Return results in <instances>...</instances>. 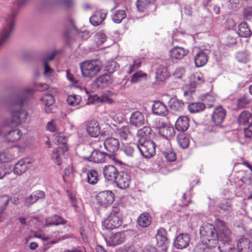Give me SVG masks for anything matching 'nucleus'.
I'll list each match as a JSON object with an SVG mask.
<instances>
[{
    "mask_svg": "<svg viewBox=\"0 0 252 252\" xmlns=\"http://www.w3.org/2000/svg\"><path fill=\"white\" fill-rule=\"evenodd\" d=\"M156 238L157 240V245L158 249L161 248L163 252L166 251L168 242L166 230L163 228H160L158 229ZM158 251H160V249L158 250Z\"/></svg>",
    "mask_w": 252,
    "mask_h": 252,
    "instance_id": "obj_11",
    "label": "nucleus"
},
{
    "mask_svg": "<svg viewBox=\"0 0 252 252\" xmlns=\"http://www.w3.org/2000/svg\"><path fill=\"white\" fill-rule=\"evenodd\" d=\"M106 16L107 13L105 11L102 10L96 11L90 17V21L93 26H97L102 23Z\"/></svg>",
    "mask_w": 252,
    "mask_h": 252,
    "instance_id": "obj_23",
    "label": "nucleus"
},
{
    "mask_svg": "<svg viewBox=\"0 0 252 252\" xmlns=\"http://www.w3.org/2000/svg\"><path fill=\"white\" fill-rule=\"evenodd\" d=\"M237 249L241 252H252V242L248 238L242 237L237 241Z\"/></svg>",
    "mask_w": 252,
    "mask_h": 252,
    "instance_id": "obj_18",
    "label": "nucleus"
},
{
    "mask_svg": "<svg viewBox=\"0 0 252 252\" xmlns=\"http://www.w3.org/2000/svg\"><path fill=\"white\" fill-rule=\"evenodd\" d=\"M205 104L202 102H192L189 104L188 110L190 113H200L205 109Z\"/></svg>",
    "mask_w": 252,
    "mask_h": 252,
    "instance_id": "obj_36",
    "label": "nucleus"
},
{
    "mask_svg": "<svg viewBox=\"0 0 252 252\" xmlns=\"http://www.w3.org/2000/svg\"><path fill=\"white\" fill-rule=\"evenodd\" d=\"M66 222L60 216L55 215L54 216L48 217L45 220V226L58 225L66 223Z\"/></svg>",
    "mask_w": 252,
    "mask_h": 252,
    "instance_id": "obj_32",
    "label": "nucleus"
},
{
    "mask_svg": "<svg viewBox=\"0 0 252 252\" xmlns=\"http://www.w3.org/2000/svg\"><path fill=\"white\" fill-rule=\"evenodd\" d=\"M226 111L221 106H218L214 109L211 115V120L217 126H220L223 122Z\"/></svg>",
    "mask_w": 252,
    "mask_h": 252,
    "instance_id": "obj_10",
    "label": "nucleus"
},
{
    "mask_svg": "<svg viewBox=\"0 0 252 252\" xmlns=\"http://www.w3.org/2000/svg\"><path fill=\"white\" fill-rule=\"evenodd\" d=\"M250 103V99L247 96L243 97L238 99L237 106L239 108H243Z\"/></svg>",
    "mask_w": 252,
    "mask_h": 252,
    "instance_id": "obj_55",
    "label": "nucleus"
},
{
    "mask_svg": "<svg viewBox=\"0 0 252 252\" xmlns=\"http://www.w3.org/2000/svg\"><path fill=\"white\" fill-rule=\"evenodd\" d=\"M202 99L209 106V107H212L216 101L215 97L209 94H206L204 95Z\"/></svg>",
    "mask_w": 252,
    "mask_h": 252,
    "instance_id": "obj_54",
    "label": "nucleus"
},
{
    "mask_svg": "<svg viewBox=\"0 0 252 252\" xmlns=\"http://www.w3.org/2000/svg\"><path fill=\"white\" fill-rule=\"evenodd\" d=\"M219 208L225 211H230L231 209V203L226 200L222 201L219 205Z\"/></svg>",
    "mask_w": 252,
    "mask_h": 252,
    "instance_id": "obj_57",
    "label": "nucleus"
},
{
    "mask_svg": "<svg viewBox=\"0 0 252 252\" xmlns=\"http://www.w3.org/2000/svg\"><path fill=\"white\" fill-rule=\"evenodd\" d=\"M185 68L180 67L175 69L173 75L176 78L181 79L185 75Z\"/></svg>",
    "mask_w": 252,
    "mask_h": 252,
    "instance_id": "obj_59",
    "label": "nucleus"
},
{
    "mask_svg": "<svg viewBox=\"0 0 252 252\" xmlns=\"http://www.w3.org/2000/svg\"><path fill=\"white\" fill-rule=\"evenodd\" d=\"M28 116V113L22 109H20L19 111H12V118L9 126L11 127L18 126L22 123L26 122Z\"/></svg>",
    "mask_w": 252,
    "mask_h": 252,
    "instance_id": "obj_9",
    "label": "nucleus"
},
{
    "mask_svg": "<svg viewBox=\"0 0 252 252\" xmlns=\"http://www.w3.org/2000/svg\"><path fill=\"white\" fill-rule=\"evenodd\" d=\"M81 97L79 95L71 94L68 96L66 101L70 106H76L80 102Z\"/></svg>",
    "mask_w": 252,
    "mask_h": 252,
    "instance_id": "obj_48",
    "label": "nucleus"
},
{
    "mask_svg": "<svg viewBox=\"0 0 252 252\" xmlns=\"http://www.w3.org/2000/svg\"><path fill=\"white\" fill-rule=\"evenodd\" d=\"M111 76L107 74H104L97 78L95 82L99 88H104L112 83Z\"/></svg>",
    "mask_w": 252,
    "mask_h": 252,
    "instance_id": "obj_34",
    "label": "nucleus"
},
{
    "mask_svg": "<svg viewBox=\"0 0 252 252\" xmlns=\"http://www.w3.org/2000/svg\"><path fill=\"white\" fill-rule=\"evenodd\" d=\"M190 237L188 234H180L176 238L174 245L178 249L186 248L189 244Z\"/></svg>",
    "mask_w": 252,
    "mask_h": 252,
    "instance_id": "obj_21",
    "label": "nucleus"
},
{
    "mask_svg": "<svg viewBox=\"0 0 252 252\" xmlns=\"http://www.w3.org/2000/svg\"><path fill=\"white\" fill-rule=\"evenodd\" d=\"M86 129L88 134L92 137H96L100 133L99 123L95 120H91L86 122Z\"/></svg>",
    "mask_w": 252,
    "mask_h": 252,
    "instance_id": "obj_17",
    "label": "nucleus"
},
{
    "mask_svg": "<svg viewBox=\"0 0 252 252\" xmlns=\"http://www.w3.org/2000/svg\"><path fill=\"white\" fill-rule=\"evenodd\" d=\"M244 133L246 138L251 139L252 137V124L244 129Z\"/></svg>",
    "mask_w": 252,
    "mask_h": 252,
    "instance_id": "obj_63",
    "label": "nucleus"
},
{
    "mask_svg": "<svg viewBox=\"0 0 252 252\" xmlns=\"http://www.w3.org/2000/svg\"><path fill=\"white\" fill-rule=\"evenodd\" d=\"M177 142L179 145L183 149L188 148L189 145V139L188 136L185 133L178 135Z\"/></svg>",
    "mask_w": 252,
    "mask_h": 252,
    "instance_id": "obj_44",
    "label": "nucleus"
},
{
    "mask_svg": "<svg viewBox=\"0 0 252 252\" xmlns=\"http://www.w3.org/2000/svg\"><path fill=\"white\" fill-rule=\"evenodd\" d=\"M159 133L166 139H170L175 135V132L173 127L168 126L163 123L158 126Z\"/></svg>",
    "mask_w": 252,
    "mask_h": 252,
    "instance_id": "obj_28",
    "label": "nucleus"
},
{
    "mask_svg": "<svg viewBox=\"0 0 252 252\" xmlns=\"http://www.w3.org/2000/svg\"><path fill=\"white\" fill-rule=\"evenodd\" d=\"M250 54L247 52H239L236 55V59L238 62L246 63L249 61Z\"/></svg>",
    "mask_w": 252,
    "mask_h": 252,
    "instance_id": "obj_49",
    "label": "nucleus"
},
{
    "mask_svg": "<svg viewBox=\"0 0 252 252\" xmlns=\"http://www.w3.org/2000/svg\"><path fill=\"white\" fill-rule=\"evenodd\" d=\"M228 3L229 8L235 10L237 8L239 5V0H229Z\"/></svg>",
    "mask_w": 252,
    "mask_h": 252,
    "instance_id": "obj_64",
    "label": "nucleus"
},
{
    "mask_svg": "<svg viewBox=\"0 0 252 252\" xmlns=\"http://www.w3.org/2000/svg\"><path fill=\"white\" fill-rule=\"evenodd\" d=\"M114 193L110 190L101 191L96 196L97 204L104 208L111 205L114 201Z\"/></svg>",
    "mask_w": 252,
    "mask_h": 252,
    "instance_id": "obj_7",
    "label": "nucleus"
},
{
    "mask_svg": "<svg viewBox=\"0 0 252 252\" xmlns=\"http://www.w3.org/2000/svg\"><path fill=\"white\" fill-rule=\"evenodd\" d=\"M185 106L184 103L181 100L176 98H172L170 100L169 107L170 109L175 112L183 110Z\"/></svg>",
    "mask_w": 252,
    "mask_h": 252,
    "instance_id": "obj_38",
    "label": "nucleus"
},
{
    "mask_svg": "<svg viewBox=\"0 0 252 252\" xmlns=\"http://www.w3.org/2000/svg\"><path fill=\"white\" fill-rule=\"evenodd\" d=\"M41 100L45 105V110L47 113H50L52 112V110L50 108V106L52 105L55 103V98L51 94H45L42 98Z\"/></svg>",
    "mask_w": 252,
    "mask_h": 252,
    "instance_id": "obj_31",
    "label": "nucleus"
},
{
    "mask_svg": "<svg viewBox=\"0 0 252 252\" xmlns=\"http://www.w3.org/2000/svg\"><path fill=\"white\" fill-rule=\"evenodd\" d=\"M217 226L219 227V238L223 243L229 244L232 241V233L230 229L225 225V222L221 220L217 221Z\"/></svg>",
    "mask_w": 252,
    "mask_h": 252,
    "instance_id": "obj_8",
    "label": "nucleus"
},
{
    "mask_svg": "<svg viewBox=\"0 0 252 252\" xmlns=\"http://www.w3.org/2000/svg\"><path fill=\"white\" fill-rule=\"evenodd\" d=\"M161 152L166 159L169 162H173L176 159V155L170 143L166 141L160 148Z\"/></svg>",
    "mask_w": 252,
    "mask_h": 252,
    "instance_id": "obj_13",
    "label": "nucleus"
},
{
    "mask_svg": "<svg viewBox=\"0 0 252 252\" xmlns=\"http://www.w3.org/2000/svg\"><path fill=\"white\" fill-rule=\"evenodd\" d=\"M137 149L144 157L151 158L155 154L156 144L151 140H145L142 143L139 141Z\"/></svg>",
    "mask_w": 252,
    "mask_h": 252,
    "instance_id": "obj_6",
    "label": "nucleus"
},
{
    "mask_svg": "<svg viewBox=\"0 0 252 252\" xmlns=\"http://www.w3.org/2000/svg\"><path fill=\"white\" fill-rule=\"evenodd\" d=\"M112 94L110 93H105L102 95L98 96L94 95L91 98L94 100H97L98 102L106 103L108 104H112L114 101L112 98Z\"/></svg>",
    "mask_w": 252,
    "mask_h": 252,
    "instance_id": "obj_40",
    "label": "nucleus"
},
{
    "mask_svg": "<svg viewBox=\"0 0 252 252\" xmlns=\"http://www.w3.org/2000/svg\"><path fill=\"white\" fill-rule=\"evenodd\" d=\"M252 115L248 111L242 112L237 119V122L240 125L245 126L249 124V121L252 119Z\"/></svg>",
    "mask_w": 252,
    "mask_h": 252,
    "instance_id": "obj_39",
    "label": "nucleus"
},
{
    "mask_svg": "<svg viewBox=\"0 0 252 252\" xmlns=\"http://www.w3.org/2000/svg\"><path fill=\"white\" fill-rule=\"evenodd\" d=\"M32 193L36 201L39 199H43L45 197V193L42 190H38L33 192Z\"/></svg>",
    "mask_w": 252,
    "mask_h": 252,
    "instance_id": "obj_61",
    "label": "nucleus"
},
{
    "mask_svg": "<svg viewBox=\"0 0 252 252\" xmlns=\"http://www.w3.org/2000/svg\"><path fill=\"white\" fill-rule=\"evenodd\" d=\"M189 126V119L185 116H180L175 123V128L179 131H186Z\"/></svg>",
    "mask_w": 252,
    "mask_h": 252,
    "instance_id": "obj_25",
    "label": "nucleus"
},
{
    "mask_svg": "<svg viewBox=\"0 0 252 252\" xmlns=\"http://www.w3.org/2000/svg\"><path fill=\"white\" fill-rule=\"evenodd\" d=\"M117 186L122 189L129 187L131 182V177L128 173L126 172H120L116 180Z\"/></svg>",
    "mask_w": 252,
    "mask_h": 252,
    "instance_id": "obj_14",
    "label": "nucleus"
},
{
    "mask_svg": "<svg viewBox=\"0 0 252 252\" xmlns=\"http://www.w3.org/2000/svg\"><path fill=\"white\" fill-rule=\"evenodd\" d=\"M126 17V11L124 10H116L112 15V19L116 23H120Z\"/></svg>",
    "mask_w": 252,
    "mask_h": 252,
    "instance_id": "obj_46",
    "label": "nucleus"
},
{
    "mask_svg": "<svg viewBox=\"0 0 252 252\" xmlns=\"http://www.w3.org/2000/svg\"><path fill=\"white\" fill-rule=\"evenodd\" d=\"M10 198L7 195H3L0 196V221H2L1 216L2 212L5 209L6 207L8 205Z\"/></svg>",
    "mask_w": 252,
    "mask_h": 252,
    "instance_id": "obj_47",
    "label": "nucleus"
},
{
    "mask_svg": "<svg viewBox=\"0 0 252 252\" xmlns=\"http://www.w3.org/2000/svg\"><path fill=\"white\" fill-rule=\"evenodd\" d=\"M145 122L143 114L139 111L132 113L130 118V124L136 126H140L144 125Z\"/></svg>",
    "mask_w": 252,
    "mask_h": 252,
    "instance_id": "obj_27",
    "label": "nucleus"
},
{
    "mask_svg": "<svg viewBox=\"0 0 252 252\" xmlns=\"http://www.w3.org/2000/svg\"><path fill=\"white\" fill-rule=\"evenodd\" d=\"M33 92V91L32 89H27L24 91V94L25 95V98H21L19 101L17 102V104L20 107L22 106L24 101L26 99L30 96H31Z\"/></svg>",
    "mask_w": 252,
    "mask_h": 252,
    "instance_id": "obj_58",
    "label": "nucleus"
},
{
    "mask_svg": "<svg viewBox=\"0 0 252 252\" xmlns=\"http://www.w3.org/2000/svg\"><path fill=\"white\" fill-rule=\"evenodd\" d=\"M22 134L21 131L18 129L11 130L5 135V142L14 143L20 139Z\"/></svg>",
    "mask_w": 252,
    "mask_h": 252,
    "instance_id": "obj_26",
    "label": "nucleus"
},
{
    "mask_svg": "<svg viewBox=\"0 0 252 252\" xmlns=\"http://www.w3.org/2000/svg\"><path fill=\"white\" fill-rule=\"evenodd\" d=\"M102 144L105 149L108 152L107 153V156L109 158L120 165L123 164L122 161L117 158L115 154L119 149L120 143L119 140L114 137H108L104 141Z\"/></svg>",
    "mask_w": 252,
    "mask_h": 252,
    "instance_id": "obj_4",
    "label": "nucleus"
},
{
    "mask_svg": "<svg viewBox=\"0 0 252 252\" xmlns=\"http://www.w3.org/2000/svg\"><path fill=\"white\" fill-rule=\"evenodd\" d=\"M209 56L203 50H200L194 56L195 65L197 67L204 66L208 62Z\"/></svg>",
    "mask_w": 252,
    "mask_h": 252,
    "instance_id": "obj_19",
    "label": "nucleus"
},
{
    "mask_svg": "<svg viewBox=\"0 0 252 252\" xmlns=\"http://www.w3.org/2000/svg\"><path fill=\"white\" fill-rule=\"evenodd\" d=\"M147 74L143 73L142 71H138L135 73L132 76L130 81L132 83H135L140 80L142 78H146Z\"/></svg>",
    "mask_w": 252,
    "mask_h": 252,
    "instance_id": "obj_53",
    "label": "nucleus"
},
{
    "mask_svg": "<svg viewBox=\"0 0 252 252\" xmlns=\"http://www.w3.org/2000/svg\"><path fill=\"white\" fill-rule=\"evenodd\" d=\"M87 182L92 185H95L98 181V172L94 169L89 170L87 173Z\"/></svg>",
    "mask_w": 252,
    "mask_h": 252,
    "instance_id": "obj_42",
    "label": "nucleus"
},
{
    "mask_svg": "<svg viewBox=\"0 0 252 252\" xmlns=\"http://www.w3.org/2000/svg\"><path fill=\"white\" fill-rule=\"evenodd\" d=\"M189 50L179 46H175L170 50L169 56L172 61H179L187 56Z\"/></svg>",
    "mask_w": 252,
    "mask_h": 252,
    "instance_id": "obj_15",
    "label": "nucleus"
},
{
    "mask_svg": "<svg viewBox=\"0 0 252 252\" xmlns=\"http://www.w3.org/2000/svg\"><path fill=\"white\" fill-rule=\"evenodd\" d=\"M63 153L62 152V149L56 148L53 150L51 154V158L56 164L60 165L62 163V155Z\"/></svg>",
    "mask_w": 252,
    "mask_h": 252,
    "instance_id": "obj_41",
    "label": "nucleus"
},
{
    "mask_svg": "<svg viewBox=\"0 0 252 252\" xmlns=\"http://www.w3.org/2000/svg\"><path fill=\"white\" fill-rule=\"evenodd\" d=\"M55 139L59 145V147L62 149V153H64L68 150L66 146L67 138L63 133H56L54 135Z\"/></svg>",
    "mask_w": 252,
    "mask_h": 252,
    "instance_id": "obj_29",
    "label": "nucleus"
},
{
    "mask_svg": "<svg viewBox=\"0 0 252 252\" xmlns=\"http://www.w3.org/2000/svg\"><path fill=\"white\" fill-rule=\"evenodd\" d=\"M126 239L124 232H118L110 236L106 239L107 244L110 246H115L123 243Z\"/></svg>",
    "mask_w": 252,
    "mask_h": 252,
    "instance_id": "obj_20",
    "label": "nucleus"
},
{
    "mask_svg": "<svg viewBox=\"0 0 252 252\" xmlns=\"http://www.w3.org/2000/svg\"><path fill=\"white\" fill-rule=\"evenodd\" d=\"M102 147L99 142L96 143V149L92 152L89 157V160L95 163H103L105 162L107 153L100 152L99 149Z\"/></svg>",
    "mask_w": 252,
    "mask_h": 252,
    "instance_id": "obj_12",
    "label": "nucleus"
},
{
    "mask_svg": "<svg viewBox=\"0 0 252 252\" xmlns=\"http://www.w3.org/2000/svg\"><path fill=\"white\" fill-rule=\"evenodd\" d=\"M238 34L243 37H248L251 35L252 32L246 22H241L238 26Z\"/></svg>",
    "mask_w": 252,
    "mask_h": 252,
    "instance_id": "obj_37",
    "label": "nucleus"
},
{
    "mask_svg": "<svg viewBox=\"0 0 252 252\" xmlns=\"http://www.w3.org/2000/svg\"><path fill=\"white\" fill-rule=\"evenodd\" d=\"M152 218L148 213L141 214L137 219L138 224L142 227H147L151 223Z\"/></svg>",
    "mask_w": 252,
    "mask_h": 252,
    "instance_id": "obj_35",
    "label": "nucleus"
},
{
    "mask_svg": "<svg viewBox=\"0 0 252 252\" xmlns=\"http://www.w3.org/2000/svg\"><path fill=\"white\" fill-rule=\"evenodd\" d=\"M207 249L208 248L206 247L205 244L201 242L195 246L194 251V252H208Z\"/></svg>",
    "mask_w": 252,
    "mask_h": 252,
    "instance_id": "obj_62",
    "label": "nucleus"
},
{
    "mask_svg": "<svg viewBox=\"0 0 252 252\" xmlns=\"http://www.w3.org/2000/svg\"><path fill=\"white\" fill-rule=\"evenodd\" d=\"M152 111L154 114L165 116L168 113L167 106L159 101H154L152 106Z\"/></svg>",
    "mask_w": 252,
    "mask_h": 252,
    "instance_id": "obj_22",
    "label": "nucleus"
},
{
    "mask_svg": "<svg viewBox=\"0 0 252 252\" xmlns=\"http://www.w3.org/2000/svg\"><path fill=\"white\" fill-rule=\"evenodd\" d=\"M152 129L149 126H145L137 131V135L141 138L146 139L151 134Z\"/></svg>",
    "mask_w": 252,
    "mask_h": 252,
    "instance_id": "obj_52",
    "label": "nucleus"
},
{
    "mask_svg": "<svg viewBox=\"0 0 252 252\" xmlns=\"http://www.w3.org/2000/svg\"><path fill=\"white\" fill-rule=\"evenodd\" d=\"M137 147L138 143H130L125 145L123 151L128 156L132 157L134 153V150L137 148Z\"/></svg>",
    "mask_w": 252,
    "mask_h": 252,
    "instance_id": "obj_51",
    "label": "nucleus"
},
{
    "mask_svg": "<svg viewBox=\"0 0 252 252\" xmlns=\"http://www.w3.org/2000/svg\"><path fill=\"white\" fill-rule=\"evenodd\" d=\"M243 16L245 19L250 20L252 18V7L248 6L246 7L243 11Z\"/></svg>",
    "mask_w": 252,
    "mask_h": 252,
    "instance_id": "obj_60",
    "label": "nucleus"
},
{
    "mask_svg": "<svg viewBox=\"0 0 252 252\" xmlns=\"http://www.w3.org/2000/svg\"><path fill=\"white\" fill-rule=\"evenodd\" d=\"M15 158V155L11 150H7L0 154V161L1 162H8Z\"/></svg>",
    "mask_w": 252,
    "mask_h": 252,
    "instance_id": "obj_45",
    "label": "nucleus"
},
{
    "mask_svg": "<svg viewBox=\"0 0 252 252\" xmlns=\"http://www.w3.org/2000/svg\"><path fill=\"white\" fill-rule=\"evenodd\" d=\"M201 242L209 249L215 248L219 243V235L215 226L207 224L201 226L199 230Z\"/></svg>",
    "mask_w": 252,
    "mask_h": 252,
    "instance_id": "obj_1",
    "label": "nucleus"
},
{
    "mask_svg": "<svg viewBox=\"0 0 252 252\" xmlns=\"http://www.w3.org/2000/svg\"><path fill=\"white\" fill-rule=\"evenodd\" d=\"M123 220V213L118 206L112 207L108 217L103 222V227L107 230H113L119 227Z\"/></svg>",
    "mask_w": 252,
    "mask_h": 252,
    "instance_id": "obj_3",
    "label": "nucleus"
},
{
    "mask_svg": "<svg viewBox=\"0 0 252 252\" xmlns=\"http://www.w3.org/2000/svg\"><path fill=\"white\" fill-rule=\"evenodd\" d=\"M155 0H137L136 6L139 11L143 12Z\"/></svg>",
    "mask_w": 252,
    "mask_h": 252,
    "instance_id": "obj_43",
    "label": "nucleus"
},
{
    "mask_svg": "<svg viewBox=\"0 0 252 252\" xmlns=\"http://www.w3.org/2000/svg\"><path fill=\"white\" fill-rule=\"evenodd\" d=\"M141 64L140 60H135L133 62V63L130 64L128 67L127 73L128 74L132 73L135 70L138 68Z\"/></svg>",
    "mask_w": 252,
    "mask_h": 252,
    "instance_id": "obj_56",
    "label": "nucleus"
},
{
    "mask_svg": "<svg viewBox=\"0 0 252 252\" xmlns=\"http://www.w3.org/2000/svg\"><path fill=\"white\" fill-rule=\"evenodd\" d=\"M15 14L12 13L9 15L5 21L3 28L0 33V46L8 39L14 25Z\"/></svg>",
    "mask_w": 252,
    "mask_h": 252,
    "instance_id": "obj_5",
    "label": "nucleus"
},
{
    "mask_svg": "<svg viewBox=\"0 0 252 252\" xmlns=\"http://www.w3.org/2000/svg\"><path fill=\"white\" fill-rule=\"evenodd\" d=\"M29 163L28 159H21L15 165L13 168L14 173L17 175L24 173L28 168Z\"/></svg>",
    "mask_w": 252,
    "mask_h": 252,
    "instance_id": "obj_24",
    "label": "nucleus"
},
{
    "mask_svg": "<svg viewBox=\"0 0 252 252\" xmlns=\"http://www.w3.org/2000/svg\"><path fill=\"white\" fill-rule=\"evenodd\" d=\"M235 176L238 181H240L242 184L249 182L252 179V174L250 172L243 169L236 172Z\"/></svg>",
    "mask_w": 252,
    "mask_h": 252,
    "instance_id": "obj_30",
    "label": "nucleus"
},
{
    "mask_svg": "<svg viewBox=\"0 0 252 252\" xmlns=\"http://www.w3.org/2000/svg\"><path fill=\"white\" fill-rule=\"evenodd\" d=\"M102 67V63L98 59L86 60L80 63L82 76L91 79L96 76Z\"/></svg>",
    "mask_w": 252,
    "mask_h": 252,
    "instance_id": "obj_2",
    "label": "nucleus"
},
{
    "mask_svg": "<svg viewBox=\"0 0 252 252\" xmlns=\"http://www.w3.org/2000/svg\"><path fill=\"white\" fill-rule=\"evenodd\" d=\"M169 76V72L164 66H160L156 72V80L157 82H162Z\"/></svg>",
    "mask_w": 252,
    "mask_h": 252,
    "instance_id": "obj_33",
    "label": "nucleus"
},
{
    "mask_svg": "<svg viewBox=\"0 0 252 252\" xmlns=\"http://www.w3.org/2000/svg\"><path fill=\"white\" fill-rule=\"evenodd\" d=\"M117 131L120 137L124 140L127 139L130 134L128 126H122L121 128L118 129Z\"/></svg>",
    "mask_w": 252,
    "mask_h": 252,
    "instance_id": "obj_50",
    "label": "nucleus"
},
{
    "mask_svg": "<svg viewBox=\"0 0 252 252\" xmlns=\"http://www.w3.org/2000/svg\"><path fill=\"white\" fill-rule=\"evenodd\" d=\"M103 176L105 180L113 182L116 181L119 174L117 168L112 165H105L103 169Z\"/></svg>",
    "mask_w": 252,
    "mask_h": 252,
    "instance_id": "obj_16",
    "label": "nucleus"
}]
</instances>
